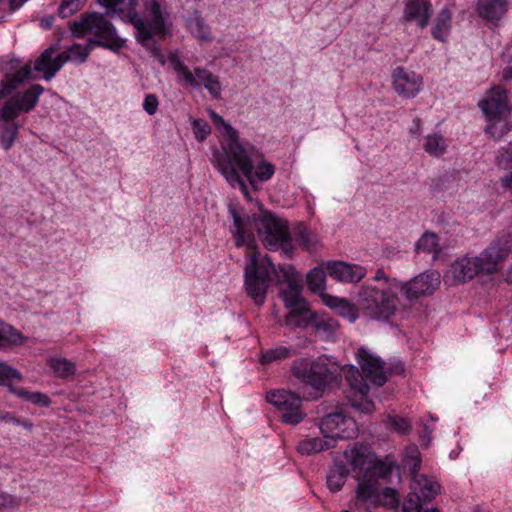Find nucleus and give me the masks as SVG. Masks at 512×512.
<instances>
[{"mask_svg":"<svg viewBox=\"0 0 512 512\" xmlns=\"http://www.w3.org/2000/svg\"><path fill=\"white\" fill-rule=\"evenodd\" d=\"M233 216L237 228V246L246 247L248 263L244 270V276L245 290L248 296L256 305H262L265 302L272 275H274L278 283L287 285L281 292L286 307L303 310L308 303L301 296L302 285L298 272L292 266H280L276 269L268 256H261L257 253L254 241L245 237L246 232L242 220L236 213Z\"/></svg>","mask_w":512,"mask_h":512,"instance_id":"1","label":"nucleus"},{"mask_svg":"<svg viewBox=\"0 0 512 512\" xmlns=\"http://www.w3.org/2000/svg\"><path fill=\"white\" fill-rule=\"evenodd\" d=\"M209 115L212 122L223 134L221 149L213 152L212 164L231 187H238L243 195L250 200L248 187L245 181L240 178L236 167L252 180L251 157L253 146L242 144L239 140L238 132L216 112L211 110Z\"/></svg>","mask_w":512,"mask_h":512,"instance_id":"2","label":"nucleus"},{"mask_svg":"<svg viewBox=\"0 0 512 512\" xmlns=\"http://www.w3.org/2000/svg\"><path fill=\"white\" fill-rule=\"evenodd\" d=\"M401 288V281L378 269L372 279L360 287L356 305L370 319L389 321L397 312Z\"/></svg>","mask_w":512,"mask_h":512,"instance_id":"3","label":"nucleus"},{"mask_svg":"<svg viewBox=\"0 0 512 512\" xmlns=\"http://www.w3.org/2000/svg\"><path fill=\"white\" fill-rule=\"evenodd\" d=\"M508 249L490 245L477 256H463L456 259L444 274V283L453 286L466 283L479 274L491 275L507 259Z\"/></svg>","mask_w":512,"mask_h":512,"instance_id":"4","label":"nucleus"},{"mask_svg":"<svg viewBox=\"0 0 512 512\" xmlns=\"http://www.w3.org/2000/svg\"><path fill=\"white\" fill-rule=\"evenodd\" d=\"M129 22L135 27L137 41L146 49L150 50L152 56L163 66L166 62L165 56L155 45L154 38H163L166 34V16L158 0H146L144 3V17L129 10Z\"/></svg>","mask_w":512,"mask_h":512,"instance_id":"5","label":"nucleus"},{"mask_svg":"<svg viewBox=\"0 0 512 512\" xmlns=\"http://www.w3.org/2000/svg\"><path fill=\"white\" fill-rule=\"evenodd\" d=\"M43 92L41 85H33L23 93H17L7 100L0 110V143L4 150H9L15 143L19 125L14 121L21 112H28L34 108L39 96Z\"/></svg>","mask_w":512,"mask_h":512,"instance_id":"6","label":"nucleus"},{"mask_svg":"<svg viewBox=\"0 0 512 512\" xmlns=\"http://www.w3.org/2000/svg\"><path fill=\"white\" fill-rule=\"evenodd\" d=\"M231 215L234 213L242 220L243 227L245 229V237L252 239L254 241V248L256 250V243L251 234L250 227L253 223L255 229L258 232L259 237L261 238L263 244L269 249H278L280 247H286L289 240V230L287 223L279 218H276L274 215L267 211H261L258 215H253L252 219L242 218L239 213L235 209H230ZM234 231L233 234L235 236V241L237 242V228L235 225L234 216Z\"/></svg>","mask_w":512,"mask_h":512,"instance_id":"7","label":"nucleus"},{"mask_svg":"<svg viewBox=\"0 0 512 512\" xmlns=\"http://www.w3.org/2000/svg\"><path fill=\"white\" fill-rule=\"evenodd\" d=\"M293 375L316 390H324L341 377L340 366L326 356L317 359L301 358L291 367Z\"/></svg>","mask_w":512,"mask_h":512,"instance_id":"8","label":"nucleus"},{"mask_svg":"<svg viewBox=\"0 0 512 512\" xmlns=\"http://www.w3.org/2000/svg\"><path fill=\"white\" fill-rule=\"evenodd\" d=\"M69 27L74 37L94 36L96 39L89 40L90 48L104 46L117 49L122 46L114 26L103 14L96 12L84 13L78 20L70 22Z\"/></svg>","mask_w":512,"mask_h":512,"instance_id":"9","label":"nucleus"},{"mask_svg":"<svg viewBox=\"0 0 512 512\" xmlns=\"http://www.w3.org/2000/svg\"><path fill=\"white\" fill-rule=\"evenodd\" d=\"M92 49L89 42L84 46L75 43L58 53V45H51L35 60L34 70L43 73L44 79L51 80L66 62H85Z\"/></svg>","mask_w":512,"mask_h":512,"instance_id":"10","label":"nucleus"},{"mask_svg":"<svg viewBox=\"0 0 512 512\" xmlns=\"http://www.w3.org/2000/svg\"><path fill=\"white\" fill-rule=\"evenodd\" d=\"M479 106L489 121V125L486 127L488 134L494 138H501L510 130L506 121L509 105L506 91L503 88H492L487 97L479 102Z\"/></svg>","mask_w":512,"mask_h":512,"instance_id":"11","label":"nucleus"},{"mask_svg":"<svg viewBox=\"0 0 512 512\" xmlns=\"http://www.w3.org/2000/svg\"><path fill=\"white\" fill-rule=\"evenodd\" d=\"M168 60L177 74L179 83L192 87H199L203 85L213 98H218L220 96L222 86L216 75L200 67H196L193 72L190 71L179 57L173 53L169 55Z\"/></svg>","mask_w":512,"mask_h":512,"instance_id":"12","label":"nucleus"},{"mask_svg":"<svg viewBox=\"0 0 512 512\" xmlns=\"http://www.w3.org/2000/svg\"><path fill=\"white\" fill-rule=\"evenodd\" d=\"M267 401L280 413L283 422L290 425L299 424L305 417L302 409V399L295 393L286 390L270 391Z\"/></svg>","mask_w":512,"mask_h":512,"instance_id":"13","label":"nucleus"},{"mask_svg":"<svg viewBox=\"0 0 512 512\" xmlns=\"http://www.w3.org/2000/svg\"><path fill=\"white\" fill-rule=\"evenodd\" d=\"M323 434L335 439H351L357 435V425L353 418L346 417L342 411H336L325 415L320 423Z\"/></svg>","mask_w":512,"mask_h":512,"instance_id":"14","label":"nucleus"},{"mask_svg":"<svg viewBox=\"0 0 512 512\" xmlns=\"http://www.w3.org/2000/svg\"><path fill=\"white\" fill-rule=\"evenodd\" d=\"M440 283V274L437 271H426L407 282H402L400 292L404 294L407 300L414 301L434 293L439 288Z\"/></svg>","mask_w":512,"mask_h":512,"instance_id":"15","label":"nucleus"},{"mask_svg":"<svg viewBox=\"0 0 512 512\" xmlns=\"http://www.w3.org/2000/svg\"><path fill=\"white\" fill-rule=\"evenodd\" d=\"M343 464L350 467L349 471L355 473L359 479L367 476L368 471L375 465V454L367 446L355 444L343 453Z\"/></svg>","mask_w":512,"mask_h":512,"instance_id":"16","label":"nucleus"},{"mask_svg":"<svg viewBox=\"0 0 512 512\" xmlns=\"http://www.w3.org/2000/svg\"><path fill=\"white\" fill-rule=\"evenodd\" d=\"M355 500L353 508L357 511L371 512L370 509L379 503L380 490L377 479L364 476L357 479Z\"/></svg>","mask_w":512,"mask_h":512,"instance_id":"17","label":"nucleus"},{"mask_svg":"<svg viewBox=\"0 0 512 512\" xmlns=\"http://www.w3.org/2000/svg\"><path fill=\"white\" fill-rule=\"evenodd\" d=\"M357 361L361 367L363 376L377 386L383 385L387 380V371L383 361L369 350L359 348Z\"/></svg>","mask_w":512,"mask_h":512,"instance_id":"18","label":"nucleus"},{"mask_svg":"<svg viewBox=\"0 0 512 512\" xmlns=\"http://www.w3.org/2000/svg\"><path fill=\"white\" fill-rule=\"evenodd\" d=\"M422 78L413 71L398 67L393 72V85L396 92L404 98L415 97L422 88Z\"/></svg>","mask_w":512,"mask_h":512,"instance_id":"19","label":"nucleus"},{"mask_svg":"<svg viewBox=\"0 0 512 512\" xmlns=\"http://www.w3.org/2000/svg\"><path fill=\"white\" fill-rule=\"evenodd\" d=\"M326 269L332 278L341 282H359L366 275L364 267L343 261H330Z\"/></svg>","mask_w":512,"mask_h":512,"instance_id":"20","label":"nucleus"},{"mask_svg":"<svg viewBox=\"0 0 512 512\" xmlns=\"http://www.w3.org/2000/svg\"><path fill=\"white\" fill-rule=\"evenodd\" d=\"M411 473V491L420 496L422 501H430L440 492V485L433 477H429L425 474H419L417 471Z\"/></svg>","mask_w":512,"mask_h":512,"instance_id":"21","label":"nucleus"},{"mask_svg":"<svg viewBox=\"0 0 512 512\" xmlns=\"http://www.w3.org/2000/svg\"><path fill=\"white\" fill-rule=\"evenodd\" d=\"M432 8L427 0H409L406 3L404 15L409 21H414L418 26L424 28L428 25Z\"/></svg>","mask_w":512,"mask_h":512,"instance_id":"22","label":"nucleus"},{"mask_svg":"<svg viewBox=\"0 0 512 512\" xmlns=\"http://www.w3.org/2000/svg\"><path fill=\"white\" fill-rule=\"evenodd\" d=\"M508 0H478L476 11L486 22L499 21L506 13Z\"/></svg>","mask_w":512,"mask_h":512,"instance_id":"23","label":"nucleus"},{"mask_svg":"<svg viewBox=\"0 0 512 512\" xmlns=\"http://www.w3.org/2000/svg\"><path fill=\"white\" fill-rule=\"evenodd\" d=\"M259 157L260 156H258L257 151L253 147V153H252V157H251L252 163H254V161H256L257 158H259ZM236 170H237V172H241L252 186H255L256 179L260 182H265V181L270 180L275 173V166L272 163L267 162L263 159H261L255 167H254V164H252V171H251L252 180H250L238 167H236ZM238 174H240V173H238ZM239 176H241V175H239ZM240 178L242 179V177H240Z\"/></svg>","mask_w":512,"mask_h":512,"instance_id":"24","label":"nucleus"},{"mask_svg":"<svg viewBox=\"0 0 512 512\" xmlns=\"http://www.w3.org/2000/svg\"><path fill=\"white\" fill-rule=\"evenodd\" d=\"M341 376H344L348 382L350 389L346 394H358L361 398L368 393L369 387L363 382V377L360 375L358 369L354 366L341 367Z\"/></svg>","mask_w":512,"mask_h":512,"instance_id":"25","label":"nucleus"},{"mask_svg":"<svg viewBox=\"0 0 512 512\" xmlns=\"http://www.w3.org/2000/svg\"><path fill=\"white\" fill-rule=\"evenodd\" d=\"M335 444V439L327 434H323L322 438H310L301 441L298 444V451L301 454L310 455L332 448Z\"/></svg>","mask_w":512,"mask_h":512,"instance_id":"26","label":"nucleus"},{"mask_svg":"<svg viewBox=\"0 0 512 512\" xmlns=\"http://www.w3.org/2000/svg\"><path fill=\"white\" fill-rule=\"evenodd\" d=\"M349 469L342 461H336L327 475V486L332 492L341 490L344 486Z\"/></svg>","mask_w":512,"mask_h":512,"instance_id":"27","label":"nucleus"},{"mask_svg":"<svg viewBox=\"0 0 512 512\" xmlns=\"http://www.w3.org/2000/svg\"><path fill=\"white\" fill-rule=\"evenodd\" d=\"M31 74V68L29 65H25L15 72L12 76L8 77L5 81L0 84V99L9 95L15 90L23 81L29 78Z\"/></svg>","mask_w":512,"mask_h":512,"instance_id":"28","label":"nucleus"},{"mask_svg":"<svg viewBox=\"0 0 512 512\" xmlns=\"http://www.w3.org/2000/svg\"><path fill=\"white\" fill-rule=\"evenodd\" d=\"M315 313H313L308 304L305 305L303 310L291 309L290 313L285 318V325L289 327H300L306 328L312 326V319H314Z\"/></svg>","mask_w":512,"mask_h":512,"instance_id":"29","label":"nucleus"},{"mask_svg":"<svg viewBox=\"0 0 512 512\" xmlns=\"http://www.w3.org/2000/svg\"><path fill=\"white\" fill-rule=\"evenodd\" d=\"M24 342L25 338L19 331L0 320V349L22 345Z\"/></svg>","mask_w":512,"mask_h":512,"instance_id":"30","label":"nucleus"},{"mask_svg":"<svg viewBox=\"0 0 512 512\" xmlns=\"http://www.w3.org/2000/svg\"><path fill=\"white\" fill-rule=\"evenodd\" d=\"M451 12L448 8H443L437 15L432 35L435 39L444 41L451 28Z\"/></svg>","mask_w":512,"mask_h":512,"instance_id":"31","label":"nucleus"},{"mask_svg":"<svg viewBox=\"0 0 512 512\" xmlns=\"http://www.w3.org/2000/svg\"><path fill=\"white\" fill-rule=\"evenodd\" d=\"M48 365L60 378H68L74 375L76 371V367L73 362L58 356L49 358Z\"/></svg>","mask_w":512,"mask_h":512,"instance_id":"32","label":"nucleus"},{"mask_svg":"<svg viewBox=\"0 0 512 512\" xmlns=\"http://www.w3.org/2000/svg\"><path fill=\"white\" fill-rule=\"evenodd\" d=\"M338 322L326 316L315 314L312 319V327L323 337L330 338L338 329Z\"/></svg>","mask_w":512,"mask_h":512,"instance_id":"33","label":"nucleus"},{"mask_svg":"<svg viewBox=\"0 0 512 512\" xmlns=\"http://www.w3.org/2000/svg\"><path fill=\"white\" fill-rule=\"evenodd\" d=\"M295 239L301 246L310 252L315 251L320 243L318 236L304 226L297 228Z\"/></svg>","mask_w":512,"mask_h":512,"instance_id":"34","label":"nucleus"},{"mask_svg":"<svg viewBox=\"0 0 512 512\" xmlns=\"http://www.w3.org/2000/svg\"><path fill=\"white\" fill-rule=\"evenodd\" d=\"M425 152L432 156H441L447 149L445 139L439 134L427 135L423 144Z\"/></svg>","mask_w":512,"mask_h":512,"instance_id":"35","label":"nucleus"},{"mask_svg":"<svg viewBox=\"0 0 512 512\" xmlns=\"http://www.w3.org/2000/svg\"><path fill=\"white\" fill-rule=\"evenodd\" d=\"M99 4L107 9V15L122 14L133 9L136 0H98Z\"/></svg>","mask_w":512,"mask_h":512,"instance_id":"36","label":"nucleus"},{"mask_svg":"<svg viewBox=\"0 0 512 512\" xmlns=\"http://www.w3.org/2000/svg\"><path fill=\"white\" fill-rule=\"evenodd\" d=\"M326 273L323 268L315 267L307 275V284L314 293L323 294L325 289Z\"/></svg>","mask_w":512,"mask_h":512,"instance_id":"37","label":"nucleus"},{"mask_svg":"<svg viewBox=\"0 0 512 512\" xmlns=\"http://www.w3.org/2000/svg\"><path fill=\"white\" fill-rule=\"evenodd\" d=\"M418 252L433 253L437 255L440 251L438 236L434 233H425L416 244Z\"/></svg>","mask_w":512,"mask_h":512,"instance_id":"38","label":"nucleus"},{"mask_svg":"<svg viewBox=\"0 0 512 512\" xmlns=\"http://www.w3.org/2000/svg\"><path fill=\"white\" fill-rule=\"evenodd\" d=\"M189 29L193 36L197 38L200 42L208 43L212 41V35L209 30V27L204 23V21L201 18H192L189 21Z\"/></svg>","mask_w":512,"mask_h":512,"instance_id":"39","label":"nucleus"},{"mask_svg":"<svg viewBox=\"0 0 512 512\" xmlns=\"http://www.w3.org/2000/svg\"><path fill=\"white\" fill-rule=\"evenodd\" d=\"M292 350L288 347L279 346L269 349L262 353L261 362L263 364H271L279 362L292 356Z\"/></svg>","mask_w":512,"mask_h":512,"instance_id":"40","label":"nucleus"},{"mask_svg":"<svg viewBox=\"0 0 512 512\" xmlns=\"http://www.w3.org/2000/svg\"><path fill=\"white\" fill-rule=\"evenodd\" d=\"M86 3V0H62L58 14L61 18H68L79 11Z\"/></svg>","mask_w":512,"mask_h":512,"instance_id":"41","label":"nucleus"},{"mask_svg":"<svg viewBox=\"0 0 512 512\" xmlns=\"http://www.w3.org/2000/svg\"><path fill=\"white\" fill-rule=\"evenodd\" d=\"M366 395L361 398L358 394H346V398L355 409L364 413H372L375 410L374 403L368 400Z\"/></svg>","mask_w":512,"mask_h":512,"instance_id":"42","label":"nucleus"},{"mask_svg":"<svg viewBox=\"0 0 512 512\" xmlns=\"http://www.w3.org/2000/svg\"><path fill=\"white\" fill-rule=\"evenodd\" d=\"M392 471L390 463L383 462L375 456V465L367 473V477L372 479L386 478Z\"/></svg>","mask_w":512,"mask_h":512,"instance_id":"43","label":"nucleus"},{"mask_svg":"<svg viewBox=\"0 0 512 512\" xmlns=\"http://www.w3.org/2000/svg\"><path fill=\"white\" fill-rule=\"evenodd\" d=\"M399 504L398 492L393 488H385L380 491L379 503L377 506H389L391 508H397Z\"/></svg>","mask_w":512,"mask_h":512,"instance_id":"44","label":"nucleus"},{"mask_svg":"<svg viewBox=\"0 0 512 512\" xmlns=\"http://www.w3.org/2000/svg\"><path fill=\"white\" fill-rule=\"evenodd\" d=\"M421 459L417 447L411 446L406 450V466L409 467L411 472L419 470Z\"/></svg>","mask_w":512,"mask_h":512,"instance_id":"45","label":"nucleus"},{"mask_svg":"<svg viewBox=\"0 0 512 512\" xmlns=\"http://www.w3.org/2000/svg\"><path fill=\"white\" fill-rule=\"evenodd\" d=\"M422 498L420 496L414 494L412 491L402 506L403 512H421L422 511Z\"/></svg>","mask_w":512,"mask_h":512,"instance_id":"46","label":"nucleus"},{"mask_svg":"<svg viewBox=\"0 0 512 512\" xmlns=\"http://www.w3.org/2000/svg\"><path fill=\"white\" fill-rule=\"evenodd\" d=\"M21 378V373L18 370L12 368L4 362H0V384H2L5 380H20Z\"/></svg>","mask_w":512,"mask_h":512,"instance_id":"47","label":"nucleus"},{"mask_svg":"<svg viewBox=\"0 0 512 512\" xmlns=\"http://www.w3.org/2000/svg\"><path fill=\"white\" fill-rule=\"evenodd\" d=\"M337 310L342 317L348 319L350 322L355 321L358 317L355 306L346 299L343 300V303L340 304Z\"/></svg>","mask_w":512,"mask_h":512,"instance_id":"48","label":"nucleus"},{"mask_svg":"<svg viewBox=\"0 0 512 512\" xmlns=\"http://www.w3.org/2000/svg\"><path fill=\"white\" fill-rule=\"evenodd\" d=\"M388 423L395 431L399 433H406L411 428V424L405 418L397 416H389Z\"/></svg>","mask_w":512,"mask_h":512,"instance_id":"49","label":"nucleus"},{"mask_svg":"<svg viewBox=\"0 0 512 512\" xmlns=\"http://www.w3.org/2000/svg\"><path fill=\"white\" fill-rule=\"evenodd\" d=\"M512 160V142L507 147L503 148L502 151L496 158L497 165L501 168H509Z\"/></svg>","mask_w":512,"mask_h":512,"instance_id":"50","label":"nucleus"},{"mask_svg":"<svg viewBox=\"0 0 512 512\" xmlns=\"http://www.w3.org/2000/svg\"><path fill=\"white\" fill-rule=\"evenodd\" d=\"M193 128L196 138L200 141H203L211 131L209 124L202 120H194Z\"/></svg>","mask_w":512,"mask_h":512,"instance_id":"51","label":"nucleus"},{"mask_svg":"<svg viewBox=\"0 0 512 512\" xmlns=\"http://www.w3.org/2000/svg\"><path fill=\"white\" fill-rule=\"evenodd\" d=\"M159 106V101L156 95L154 94H148L146 95L144 102H143V109L149 114L154 115Z\"/></svg>","mask_w":512,"mask_h":512,"instance_id":"52","label":"nucleus"},{"mask_svg":"<svg viewBox=\"0 0 512 512\" xmlns=\"http://www.w3.org/2000/svg\"><path fill=\"white\" fill-rule=\"evenodd\" d=\"M27 401L39 406H48L50 404L48 396L41 392H30Z\"/></svg>","mask_w":512,"mask_h":512,"instance_id":"53","label":"nucleus"},{"mask_svg":"<svg viewBox=\"0 0 512 512\" xmlns=\"http://www.w3.org/2000/svg\"><path fill=\"white\" fill-rule=\"evenodd\" d=\"M321 297L324 304L333 309H338V307L340 306L341 303H343L344 300V298H338L325 293L321 294Z\"/></svg>","mask_w":512,"mask_h":512,"instance_id":"54","label":"nucleus"},{"mask_svg":"<svg viewBox=\"0 0 512 512\" xmlns=\"http://www.w3.org/2000/svg\"><path fill=\"white\" fill-rule=\"evenodd\" d=\"M8 388H9L11 393H13L16 396H18L19 398L27 401L28 395L30 393L29 391L25 390L22 387H16V386H13L11 384L8 385Z\"/></svg>","mask_w":512,"mask_h":512,"instance_id":"55","label":"nucleus"},{"mask_svg":"<svg viewBox=\"0 0 512 512\" xmlns=\"http://www.w3.org/2000/svg\"><path fill=\"white\" fill-rule=\"evenodd\" d=\"M54 20H55V18L53 15H47V16L40 18L39 25L43 29H50L53 26Z\"/></svg>","mask_w":512,"mask_h":512,"instance_id":"56","label":"nucleus"},{"mask_svg":"<svg viewBox=\"0 0 512 512\" xmlns=\"http://www.w3.org/2000/svg\"><path fill=\"white\" fill-rule=\"evenodd\" d=\"M28 0H9L11 10L19 9Z\"/></svg>","mask_w":512,"mask_h":512,"instance_id":"57","label":"nucleus"},{"mask_svg":"<svg viewBox=\"0 0 512 512\" xmlns=\"http://www.w3.org/2000/svg\"><path fill=\"white\" fill-rule=\"evenodd\" d=\"M421 129V121L419 119H415L413 122V127L410 129V133L418 134Z\"/></svg>","mask_w":512,"mask_h":512,"instance_id":"58","label":"nucleus"},{"mask_svg":"<svg viewBox=\"0 0 512 512\" xmlns=\"http://www.w3.org/2000/svg\"><path fill=\"white\" fill-rule=\"evenodd\" d=\"M427 512H439V511H438L437 509H435V508H432V509H430V510H429V511H427Z\"/></svg>","mask_w":512,"mask_h":512,"instance_id":"59","label":"nucleus"}]
</instances>
